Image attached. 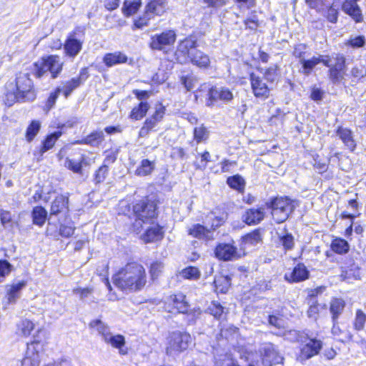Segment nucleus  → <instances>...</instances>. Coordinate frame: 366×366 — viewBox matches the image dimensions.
<instances>
[{
	"label": "nucleus",
	"instance_id": "nucleus-1",
	"mask_svg": "<svg viewBox=\"0 0 366 366\" xmlns=\"http://www.w3.org/2000/svg\"><path fill=\"white\" fill-rule=\"evenodd\" d=\"M34 84L29 73L19 72L14 81L5 85L4 102L8 107L15 102H32L36 99Z\"/></svg>",
	"mask_w": 366,
	"mask_h": 366
},
{
	"label": "nucleus",
	"instance_id": "nucleus-2",
	"mask_svg": "<svg viewBox=\"0 0 366 366\" xmlns=\"http://www.w3.org/2000/svg\"><path fill=\"white\" fill-rule=\"evenodd\" d=\"M112 279L114 284L118 288L126 292L140 291L147 283L144 267L136 262L126 264L114 275Z\"/></svg>",
	"mask_w": 366,
	"mask_h": 366
},
{
	"label": "nucleus",
	"instance_id": "nucleus-3",
	"mask_svg": "<svg viewBox=\"0 0 366 366\" xmlns=\"http://www.w3.org/2000/svg\"><path fill=\"white\" fill-rule=\"evenodd\" d=\"M197 41L192 37L181 41L175 51L177 61L181 64L189 61L199 68H207L210 64L209 57L202 51L197 49Z\"/></svg>",
	"mask_w": 366,
	"mask_h": 366
},
{
	"label": "nucleus",
	"instance_id": "nucleus-4",
	"mask_svg": "<svg viewBox=\"0 0 366 366\" xmlns=\"http://www.w3.org/2000/svg\"><path fill=\"white\" fill-rule=\"evenodd\" d=\"M62 63L58 56L51 55L36 61L34 64L33 74L36 78L42 77L50 71L53 79L57 77L61 71Z\"/></svg>",
	"mask_w": 366,
	"mask_h": 366
},
{
	"label": "nucleus",
	"instance_id": "nucleus-5",
	"mask_svg": "<svg viewBox=\"0 0 366 366\" xmlns=\"http://www.w3.org/2000/svg\"><path fill=\"white\" fill-rule=\"evenodd\" d=\"M267 204L272 209V218L279 224L287 220L295 209L293 201L288 197H276Z\"/></svg>",
	"mask_w": 366,
	"mask_h": 366
},
{
	"label": "nucleus",
	"instance_id": "nucleus-6",
	"mask_svg": "<svg viewBox=\"0 0 366 366\" xmlns=\"http://www.w3.org/2000/svg\"><path fill=\"white\" fill-rule=\"evenodd\" d=\"M191 335L184 332L174 331L167 338L166 353L173 356L186 350L192 343Z\"/></svg>",
	"mask_w": 366,
	"mask_h": 366
},
{
	"label": "nucleus",
	"instance_id": "nucleus-7",
	"mask_svg": "<svg viewBox=\"0 0 366 366\" xmlns=\"http://www.w3.org/2000/svg\"><path fill=\"white\" fill-rule=\"evenodd\" d=\"M259 351L264 366H272L281 363L283 360L276 347L271 342L262 343Z\"/></svg>",
	"mask_w": 366,
	"mask_h": 366
},
{
	"label": "nucleus",
	"instance_id": "nucleus-8",
	"mask_svg": "<svg viewBox=\"0 0 366 366\" xmlns=\"http://www.w3.org/2000/svg\"><path fill=\"white\" fill-rule=\"evenodd\" d=\"M167 2L162 0H152L147 4L145 9V12L143 18L139 19L136 22L138 27L147 25V21L154 17V16H160L166 11Z\"/></svg>",
	"mask_w": 366,
	"mask_h": 366
},
{
	"label": "nucleus",
	"instance_id": "nucleus-9",
	"mask_svg": "<svg viewBox=\"0 0 366 366\" xmlns=\"http://www.w3.org/2000/svg\"><path fill=\"white\" fill-rule=\"evenodd\" d=\"M177 35L173 30H166L151 37L149 46L152 49L162 51L166 46L174 44Z\"/></svg>",
	"mask_w": 366,
	"mask_h": 366
},
{
	"label": "nucleus",
	"instance_id": "nucleus-10",
	"mask_svg": "<svg viewBox=\"0 0 366 366\" xmlns=\"http://www.w3.org/2000/svg\"><path fill=\"white\" fill-rule=\"evenodd\" d=\"M133 211L136 217H142L152 221L156 216V204L148 199H144L136 203L133 207Z\"/></svg>",
	"mask_w": 366,
	"mask_h": 366
},
{
	"label": "nucleus",
	"instance_id": "nucleus-11",
	"mask_svg": "<svg viewBox=\"0 0 366 366\" xmlns=\"http://www.w3.org/2000/svg\"><path fill=\"white\" fill-rule=\"evenodd\" d=\"M207 96L206 105L209 107H213L217 100L229 102L234 97L232 92L224 86H212L209 89Z\"/></svg>",
	"mask_w": 366,
	"mask_h": 366
},
{
	"label": "nucleus",
	"instance_id": "nucleus-12",
	"mask_svg": "<svg viewBox=\"0 0 366 366\" xmlns=\"http://www.w3.org/2000/svg\"><path fill=\"white\" fill-rule=\"evenodd\" d=\"M249 81L252 92L255 97L266 99L269 96L270 89L264 81L263 77H260L254 73L249 74Z\"/></svg>",
	"mask_w": 366,
	"mask_h": 366
},
{
	"label": "nucleus",
	"instance_id": "nucleus-13",
	"mask_svg": "<svg viewBox=\"0 0 366 366\" xmlns=\"http://www.w3.org/2000/svg\"><path fill=\"white\" fill-rule=\"evenodd\" d=\"M332 59L328 55H319L317 56H312L310 59H302L300 62L302 68L300 70V73L305 76L311 74L313 69L320 63H322L325 66H330Z\"/></svg>",
	"mask_w": 366,
	"mask_h": 366
},
{
	"label": "nucleus",
	"instance_id": "nucleus-14",
	"mask_svg": "<svg viewBox=\"0 0 366 366\" xmlns=\"http://www.w3.org/2000/svg\"><path fill=\"white\" fill-rule=\"evenodd\" d=\"M216 257L224 261H229L240 257L237 248L231 244H219L215 249Z\"/></svg>",
	"mask_w": 366,
	"mask_h": 366
},
{
	"label": "nucleus",
	"instance_id": "nucleus-15",
	"mask_svg": "<svg viewBox=\"0 0 366 366\" xmlns=\"http://www.w3.org/2000/svg\"><path fill=\"white\" fill-rule=\"evenodd\" d=\"M322 347V342L314 338L309 340L301 349V352L299 358L303 361L311 358L312 357L318 354L319 351Z\"/></svg>",
	"mask_w": 366,
	"mask_h": 366
},
{
	"label": "nucleus",
	"instance_id": "nucleus-16",
	"mask_svg": "<svg viewBox=\"0 0 366 366\" xmlns=\"http://www.w3.org/2000/svg\"><path fill=\"white\" fill-rule=\"evenodd\" d=\"M61 136V132H55L48 135L42 142L41 147L34 152V155L38 162L41 161L44 154L53 148L56 140Z\"/></svg>",
	"mask_w": 366,
	"mask_h": 366
},
{
	"label": "nucleus",
	"instance_id": "nucleus-17",
	"mask_svg": "<svg viewBox=\"0 0 366 366\" xmlns=\"http://www.w3.org/2000/svg\"><path fill=\"white\" fill-rule=\"evenodd\" d=\"M342 11L348 14L355 22H362L363 16L362 11L357 2L352 0H345L342 5Z\"/></svg>",
	"mask_w": 366,
	"mask_h": 366
},
{
	"label": "nucleus",
	"instance_id": "nucleus-18",
	"mask_svg": "<svg viewBox=\"0 0 366 366\" xmlns=\"http://www.w3.org/2000/svg\"><path fill=\"white\" fill-rule=\"evenodd\" d=\"M69 197L64 194H59L56 197L51 203L50 209V217L57 215L60 213H68L69 212Z\"/></svg>",
	"mask_w": 366,
	"mask_h": 366
},
{
	"label": "nucleus",
	"instance_id": "nucleus-19",
	"mask_svg": "<svg viewBox=\"0 0 366 366\" xmlns=\"http://www.w3.org/2000/svg\"><path fill=\"white\" fill-rule=\"evenodd\" d=\"M309 272L303 264H298L290 272L285 274V279L289 282H298L308 278Z\"/></svg>",
	"mask_w": 366,
	"mask_h": 366
},
{
	"label": "nucleus",
	"instance_id": "nucleus-20",
	"mask_svg": "<svg viewBox=\"0 0 366 366\" xmlns=\"http://www.w3.org/2000/svg\"><path fill=\"white\" fill-rule=\"evenodd\" d=\"M264 209L263 208H252L245 211L242 216L243 221L249 225L259 224L264 219Z\"/></svg>",
	"mask_w": 366,
	"mask_h": 366
},
{
	"label": "nucleus",
	"instance_id": "nucleus-21",
	"mask_svg": "<svg viewBox=\"0 0 366 366\" xmlns=\"http://www.w3.org/2000/svg\"><path fill=\"white\" fill-rule=\"evenodd\" d=\"M104 342L112 347L118 349L120 355H126L127 353V350L124 348L126 344L125 337L122 335L112 333L107 337H106Z\"/></svg>",
	"mask_w": 366,
	"mask_h": 366
},
{
	"label": "nucleus",
	"instance_id": "nucleus-22",
	"mask_svg": "<svg viewBox=\"0 0 366 366\" xmlns=\"http://www.w3.org/2000/svg\"><path fill=\"white\" fill-rule=\"evenodd\" d=\"M164 232L162 228L155 224L147 229L145 233L142 236V239L145 243L156 242L163 238Z\"/></svg>",
	"mask_w": 366,
	"mask_h": 366
},
{
	"label": "nucleus",
	"instance_id": "nucleus-23",
	"mask_svg": "<svg viewBox=\"0 0 366 366\" xmlns=\"http://www.w3.org/2000/svg\"><path fill=\"white\" fill-rule=\"evenodd\" d=\"M189 234L194 237L198 239H204L206 240L213 239V232L210 229H207L206 227L199 224H194L189 229Z\"/></svg>",
	"mask_w": 366,
	"mask_h": 366
},
{
	"label": "nucleus",
	"instance_id": "nucleus-24",
	"mask_svg": "<svg viewBox=\"0 0 366 366\" xmlns=\"http://www.w3.org/2000/svg\"><path fill=\"white\" fill-rule=\"evenodd\" d=\"M104 140V134L102 130L94 131L90 134L85 137L80 141H78L79 144H88L92 147H98Z\"/></svg>",
	"mask_w": 366,
	"mask_h": 366
},
{
	"label": "nucleus",
	"instance_id": "nucleus-25",
	"mask_svg": "<svg viewBox=\"0 0 366 366\" xmlns=\"http://www.w3.org/2000/svg\"><path fill=\"white\" fill-rule=\"evenodd\" d=\"M127 56L120 51L114 53H108L105 54L103 59L104 63L107 66H112L117 64L125 63L127 62Z\"/></svg>",
	"mask_w": 366,
	"mask_h": 366
},
{
	"label": "nucleus",
	"instance_id": "nucleus-26",
	"mask_svg": "<svg viewBox=\"0 0 366 366\" xmlns=\"http://www.w3.org/2000/svg\"><path fill=\"white\" fill-rule=\"evenodd\" d=\"M170 299L173 302L174 307L179 313H187L189 305L186 300V296L182 293L170 296Z\"/></svg>",
	"mask_w": 366,
	"mask_h": 366
},
{
	"label": "nucleus",
	"instance_id": "nucleus-27",
	"mask_svg": "<svg viewBox=\"0 0 366 366\" xmlns=\"http://www.w3.org/2000/svg\"><path fill=\"white\" fill-rule=\"evenodd\" d=\"M87 164H89V163L84 155H81L79 160L66 158L64 161V167L77 174H81L82 167Z\"/></svg>",
	"mask_w": 366,
	"mask_h": 366
},
{
	"label": "nucleus",
	"instance_id": "nucleus-28",
	"mask_svg": "<svg viewBox=\"0 0 366 366\" xmlns=\"http://www.w3.org/2000/svg\"><path fill=\"white\" fill-rule=\"evenodd\" d=\"M82 43L76 39L71 36L65 42L64 49L69 56H76L81 49Z\"/></svg>",
	"mask_w": 366,
	"mask_h": 366
},
{
	"label": "nucleus",
	"instance_id": "nucleus-29",
	"mask_svg": "<svg viewBox=\"0 0 366 366\" xmlns=\"http://www.w3.org/2000/svg\"><path fill=\"white\" fill-rule=\"evenodd\" d=\"M337 134L350 150L353 151L355 149L356 144L350 130L340 127L337 131Z\"/></svg>",
	"mask_w": 366,
	"mask_h": 366
},
{
	"label": "nucleus",
	"instance_id": "nucleus-30",
	"mask_svg": "<svg viewBox=\"0 0 366 366\" xmlns=\"http://www.w3.org/2000/svg\"><path fill=\"white\" fill-rule=\"evenodd\" d=\"M33 223L41 227L47 218V211L41 206L34 207L31 213Z\"/></svg>",
	"mask_w": 366,
	"mask_h": 366
},
{
	"label": "nucleus",
	"instance_id": "nucleus-31",
	"mask_svg": "<svg viewBox=\"0 0 366 366\" xmlns=\"http://www.w3.org/2000/svg\"><path fill=\"white\" fill-rule=\"evenodd\" d=\"M24 282H19L16 284L9 286L7 290V299L9 303H14L20 296V291L25 287Z\"/></svg>",
	"mask_w": 366,
	"mask_h": 366
},
{
	"label": "nucleus",
	"instance_id": "nucleus-32",
	"mask_svg": "<svg viewBox=\"0 0 366 366\" xmlns=\"http://www.w3.org/2000/svg\"><path fill=\"white\" fill-rule=\"evenodd\" d=\"M115 157L112 156H108L106 159L104 160V164L101 166L95 172L94 174V182L96 184H99L104 181L106 179L109 168L108 166L105 164L106 162H114Z\"/></svg>",
	"mask_w": 366,
	"mask_h": 366
},
{
	"label": "nucleus",
	"instance_id": "nucleus-33",
	"mask_svg": "<svg viewBox=\"0 0 366 366\" xmlns=\"http://www.w3.org/2000/svg\"><path fill=\"white\" fill-rule=\"evenodd\" d=\"M89 327L91 328H95L99 334L102 336L103 340L106 339V337H107V336L112 334L109 326L100 320H92L89 323Z\"/></svg>",
	"mask_w": 366,
	"mask_h": 366
},
{
	"label": "nucleus",
	"instance_id": "nucleus-34",
	"mask_svg": "<svg viewBox=\"0 0 366 366\" xmlns=\"http://www.w3.org/2000/svg\"><path fill=\"white\" fill-rule=\"evenodd\" d=\"M149 109V105L146 102H141L137 107L133 108L131 112L130 117L135 120L142 119Z\"/></svg>",
	"mask_w": 366,
	"mask_h": 366
},
{
	"label": "nucleus",
	"instance_id": "nucleus-35",
	"mask_svg": "<svg viewBox=\"0 0 366 366\" xmlns=\"http://www.w3.org/2000/svg\"><path fill=\"white\" fill-rule=\"evenodd\" d=\"M154 169V162L149 159H143L141 164L135 171V174L138 176H147L150 174Z\"/></svg>",
	"mask_w": 366,
	"mask_h": 366
},
{
	"label": "nucleus",
	"instance_id": "nucleus-36",
	"mask_svg": "<svg viewBox=\"0 0 366 366\" xmlns=\"http://www.w3.org/2000/svg\"><path fill=\"white\" fill-rule=\"evenodd\" d=\"M34 328V324L27 320H22L17 324V334L24 337L29 336Z\"/></svg>",
	"mask_w": 366,
	"mask_h": 366
},
{
	"label": "nucleus",
	"instance_id": "nucleus-37",
	"mask_svg": "<svg viewBox=\"0 0 366 366\" xmlns=\"http://www.w3.org/2000/svg\"><path fill=\"white\" fill-rule=\"evenodd\" d=\"M231 279L228 276H219L214 279V283L216 290L221 293H226L230 286Z\"/></svg>",
	"mask_w": 366,
	"mask_h": 366
},
{
	"label": "nucleus",
	"instance_id": "nucleus-38",
	"mask_svg": "<svg viewBox=\"0 0 366 366\" xmlns=\"http://www.w3.org/2000/svg\"><path fill=\"white\" fill-rule=\"evenodd\" d=\"M345 307V302L342 299H334L330 304V312L332 315V320H337Z\"/></svg>",
	"mask_w": 366,
	"mask_h": 366
},
{
	"label": "nucleus",
	"instance_id": "nucleus-39",
	"mask_svg": "<svg viewBox=\"0 0 366 366\" xmlns=\"http://www.w3.org/2000/svg\"><path fill=\"white\" fill-rule=\"evenodd\" d=\"M141 5V0H125L122 9L124 15L131 16L135 14Z\"/></svg>",
	"mask_w": 366,
	"mask_h": 366
},
{
	"label": "nucleus",
	"instance_id": "nucleus-40",
	"mask_svg": "<svg viewBox=\"0 0 366 366\" xmlns=\"http://www.w3.org/2000/svg\"><path fill=\"white\" fill-rule=\"evenodd\" d=\"M242 241L244 244L251 246L256 245L262 242V234L259 229H255L253 232L246 234L242 237Z\"/></svg>",
	"mask_w": 366,
	"mask_h": 366
},
{
	"label": "nucleus",
	"instance_id": "nucleus-41",
	"mask_svg": "<svg viewBox=\"0 0 366 366\" xmlns=\"http://www.w3.org/2000/svg\"><path fill=\"white\" fill-rule=\"evenodd\" d=\"M331 248L336 253L345 254L349 250V244L346 240L337 238L332 241Z\"/></svg>",
	"mask_w": 366,
	"mask_h": 366
},
{
	"label": "nucleus",
	"instance_id": "nucleus-42",
	"mask_svg": "<svg viewBox=\"0 0 366 366\" xmlns=\"http://www.w3.org/2000/svg\"><path fill=\"white\" fill-rule=\"evenodd\" d=\"M227 183L231 188L239 192L243 191L245 186V182L244 179L238 174L228 177L227 179Z\"/></svg>",
	"mask_w": 366,
	"mask_h": 366
},
{
	"label": "nucleus",
	"instance_id": "nucleus-43",
	"mask_svg": "<svg viewBox=\"0 0 366 366\" xmlns=\"http://www.w3.org/2000/svg\"><path fill=\"white\" fill-rule=\"evenodd\" d=\"M41 128V123L39 121L33 120L28 126L26 131V139L29 142H31L36 134L39 133Z\"/></svg>",
	"mask_w": 366,
	"mask_h": 366
},
{
	"label": "nucleus",
	"instance_id": "nucleus-44",
	"mask_svg": "<svg viewBox=\"0 0 366 366\" xmlns=\"http://www.w3.org/2000/svg\"><path fill=\"white\" fill-rule=\"evenodd\" d=\"M180 274L184 279L197 280L200 277L201 273L196 267H187L180 272Z\"/></svg>",
	"mask_w": 366,
	"mask_h": 366
},
{
	"label": "nucleus",
	"instance_id": "nucleus-45",
	"mask_svg": "<svg viewBox=\"0 0 366 366\" xmlns=\"http://www.w3.org/2000/svg\"><path fill=\"white\" fill-rule=\"evenodd\" d=\"M332 59L330 61V65L329 66H332L334 69L340 70L343 72L345 68V58L342 54H335L330 56Z\"/></svg>",
	"mask_w": 366,
	"mask_h": 366
},
{
	"label": "nucleus",
	"instance_id": "nucleus-46",
	"mask_svg": "<svg viewBox=\"0 0 366 366\" xmlns=\"http://www.w3.org/2000/svg\"><path fill=\"white\" fill-rule=\"evenodd\" d=\"M74 229L75 227L74 223L71 221L64 224H61L59 227V235H61L64 237H69L74 234Z\"/></svg>",
	"mask_w": 366,
	"mask_h": 366
},
{
	"label": "nucleus",
	"instance_id": "nucleus-47",
	"mask_svg": "<svg viewBox=\"0 0 366 366\" xmlns=\"http://www.w3.org/2000/svg\"><path fill=\"white\" fill-rule=\"evenodd\" d=\"M80 84V80L76 78H72L71 80L66 81L63 87V92L65 97H68L72 91Z\"/></svg>",
	"mask_w": 366,
	"mask_h": 366
},
{
	"label": "nucleus",
	"instance_id": "nucleus-48",
	"mask_svg": "<svg viewBox=\"0 0 366 366\" xmlns=\"http://www.w3.org/2000/svg\"><path fill=\"white\" fill-rule=\"evenodd\" d=\"M366 322V315L360 310H357L354 321V327L359 331L363 329Z\"/></svg>",
	"mask_w": 366,
	"mask_h": 366
},
{
	"label": "nucleus",
	"instance_id": "nucleus-49",
	"mask_svg": "<svg viewBox=\"0 0 366 366\" xmlns=\"http://www.w3.org/2000/svg\"><path fill=\"white\" fill-rule=\"evenodd\" d=\"M208 137V131L203 125L197 127L194 129V138L199 143L207 139Z\"/></svg>",
	"mask_w": 366,
	"mask_h": 366
},
{
	"label": "nucleus",
	"instance_id": "nucleus-50",
	"mask_svg": "<svg viewBox=\"0 0 366 366\" xmlns=\"http://www.w3.org/2000/svg\"><path fill=\"white\" fill-rule=\"evenodd\" d=\"M164 269V264L159 261L154 262L151 266L149 272L152 280L157 279Z\"/></svg>",
	"mask_w": 366,
	"mask_h": 366
},
{
	"label": "nucleus",
	"instance_id": "nucleus-51",
	"mask_svg": "<svg viewBox=\"0 0 366 366\" xmlns=\"http://www.w3.org/2000/svg\"><path fill=\"white\" fill-rule=\"evenodd\" d=\"M280 242L285 249H291L294 247V237L291 234L280 236Z\"/></svg>",
	"mask_w": 366,
	"mask_h": 366
},
{
	"label": "nucleus",
	"instance_id": "nucleus-52",
	"mask_svg": "<svg viewBox=\"0 0 366 366\" xmlns=\"http://www.w3.org/2000/svg\"><path fill=\"white\" fill-rule=\"evenodd\" d=\"M208 310L214 317L219 318L224 312V307L219 303L214 302L209 307Z\"/></svg>",
	"mask_w": 366,
	"mask_h": 366
},
{
	"label": "nucleus",
	"instance_id": "nucleus-53",
	"mask_svg": "<svg viewBox=\"0 0 366 366\" xmlns=\"http://www.w3.org/2000/svg\"><path fill=\"white\" fill-rule=\"evenodd\" d=\"M333 327L332 328V333L337 337H340L341 335L343 336L345 340H351L352 335L349 332L342 331L340 327L337 325L336 320L333 322Z\"/></svg>",
	"mask_w": 366,
	"mask_h": 366
},
{
	"label": "nucleus",
	"instance_id": "nucleus-54",
	"mask_svg": "<svg viewBox=\"0 0 366 366\" xmlns=\"http://www.w3.org/2000/svg\"><path fill=\"white\" fill-rule=\"evenodd\" d=\"M305 53H306L305 44H300L296 45L295 46L294 51H293V55L299 59V62H300L302 60V59L305 58Z\"/></svg>",
	"mask_w": 366,
	"mask_h": 366
},
{
	"label": "nucleus",
	"instance_id": "nucleus-55",
	"mask_svg": "<svg viewBox=\"0 0 366 366\" xmlns=\"http://www.w3.org/2000/svg\"><path fill=\"white\" fill-rule=\"evenodd\" d=\"M239 329L237 327L233 325H230L225 329H222L221 330L222 336L224 337L226 339L229 340L232 338L233 336L237 335L238 333Z\"/></svg>",
	"mask_w": 366,
	"mask_h": 366
},
{
	"label": "nucleus",
	"instance_id": "nucleus-56",
	"mask_svg": "<svg viewBox=\"0 0 366 366\" xmlns=\"http://www.w3.org/2000/svg\"><path fill=\"white\" fill-rule=\"evenodd\" d=\"M61 91V89L60 88H57L54 92L51 93L46 103V107L47 109H51L55 104Z\"/></svg>",
	"mask_w": 366,
	"mask_h": 366
},
{
	"label": "nucleus",
	"instance_id": "nucleus-57",
	"mask_svg": "<svg viewBox=\"0 0 366 366\" xmlns=\"http://www.w3.org/2000/svg\"><path fill=\"white\" fill-rule=\"evenodd\" d=\"M151 221L142 217H136L132 224V229L137 233H139L142 229L143 224L149 223Z\"/></svg>",
	"mask_w": 366,
	"mask_h": 366
},
{
	"label": "nucleus",
	"instance_id": "nucleus-58",
	"mask_svg": "<svg viewBox=\"0 0 366 366\" xmlns=\"http://www.w3.org/2000/svg\"><path fill=\"white\" fill-rule=\"evenodd\" d=\"M51 217L49 219L48 226L46 228V234L52 236L54 237H56L59 236V228H58V226L50 222Z\"/></svg>",
	"mask_w": 366,
	"mask_h": 366
},
{
	"label": "nucleus",
	"instance_id": "nucleus-59",
	"mask_svg": "<svg viewBox=\"0 0 366 366\" xmlns=\"http://www.w3.org/2000/svg\"><path fill=\"white\" fill-rule=\"evenodd\" d=\"M329 76L330 79L332 81V82L336 83L340 81L342 79V73L340 70L334 69L332 66H329Z\"/></svg>",
	"mask_w": 366,
	"mask_h": 366
},
{
	"label": "nucleus",
	"instance_id": "nucleus-60",
	"mask_svg": "<svg viewBox=\"0 0 366 366\" xmlns=\"http://www.w3.org/2000/svg\"><path fill=\"white\" fill-rule=\"evenodd\" d=\"M365 44V39L363 36H358L351 38L349 44L353 48L362 47Z\"/></svg>",
	"mask_w": 366,
	"mask_h": 366
},
{
	"label": "nucleus",
	"instance_id": "nucleus-61",
	"mask_svg": "<svg viewBox=\"0 0 366 366\" xmlns=\"http://www.w3.org/2000/svg\"><path fill=\"white\" fill-rule=\"evenodd\" d=\"M326 18L332 23H335L337 20L338 11L334 6H330L326 12Z\"/></svg>",
	"mask_w": 366,
	"mask_h": 366
},
{
	"label": "nucleus",
	"instance_id": "nucleus-62",
	"mask_svg": "<svg viewBox=\"0 0 366 366\" xmlns=\"http://www.w3.org/2000/svg\"><path fill=\"white\" fill-rule=\"evenodd\" d=\"M276 78H277L276 69L274 68H269L265 71V72L264 74L263 79H264L268 82L273 83L276 81Z\"/></svg>",
	"mask_w": 366,
	"mask_h": 366
},
{
	"label": "nucleus",
	"instance_id": "nucleus-63",
	"mask_svg": "<svg viewBox=\"0 0 366 366\" xmlns=\"http://www.w3.org/2000/svg\"><path fill=\"white\" fill-rule=\"evenodd\" d=\"M165 113V108L162 104H159L156 107L155 112L154 114L151 117L152 119L156 120L157 122H159Z\"/></svg>",
	"mask_w": 366,
	"mask_h": 366
},
{
	"label": "nucleus",
	"instance_id": "nucleus-64",
	"mask_svg": "<svg viewBox=\"0 0 366 366\" xmlns=\"http://www.w3.org/2000/svg\"><path fill=\"white\" fill-rule=\"evenodd\" d=\"M37 354L34 355L33 358L29 356H26L21 362L22 366H38L39 361L37 359Z\"/></svg>",
	"mask_w": 366,
	"mask_h": 366
}]
</instances>
